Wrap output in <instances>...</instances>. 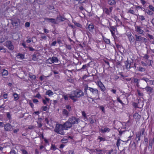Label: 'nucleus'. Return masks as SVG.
Returning <instances> with one entry per match:
<instances>
[{
    "instance_id": "f257e3e1",
    "label": "nucleus",
    "mask_w": 154,
    "mask_h": 154,
    "mask_svg": "<svg viewBox=\"0 0 154 154\" xmlns=\"http://www.w3.org/2000/svg\"><path fill=\"white\" fill-rule=\"evenodd\" d=\"M84 95L83 92L81 90H77L72 91V95L69 96V97L73 101L75 102L77 101V99L75 98H80Z\"/></svg>"
},
{
    "instance_id": "f03ea898",
    "label": "nucleus",
    "mask_w": 154,
    "mask_h": 154,
    "mask_svg": "<svg viewBox=\"0 0 154 154\" xmlns=\"http://www.w3.org/2000/svg\"><path fill=\"white\" fill-rule=\"evenodd\" d=\"M64 129L62 125L58 124L56 125L54 131L58 134L63 135L64 134V132L63 131Z\"/></svg>"
},
{
    "instance_id": "7ed1b4c3",
    "label": "nucleus",
    "mask_w": 154,
    "mask_h": 154,
    "mask_svg": "<svg viewBox=\"0 0 154 154\" xmlns=\"http://www.w3.org/2000/svg\"><path fill=\"white\" fill-rule=\"evenodd\" d=\"M68 120L72 125L78 124L79 122V119L75 116H71L69 119Z\"/></svg>"
},
{
    "instance_id": "20e7f679",
    "label": "nucleus",
    "mask_w": 154,
    "mask_h": 154,
    "mask_svg": "<svg viewBox=\"0 0 154 154\" xmlns=\"http://www.w3.org/2000/svg\"><path fill=\"white\" fill-rule=\"evenodd\" d=\"M11 21L12 24L13 26H15V28L17 27L20 24V20L17 18H13Z\"/></svg>"
},
{
    "instance_id": "39448f33",
    "label": "nucleus",
    "mask_w": 154,
    "mask_h": 154,
    "mask_svg": "<svg viewBox=\"0 0 154 154\" xmlns=\"http://www.w3.org/2000/svg\"><path fill=\"white\" fill-rule=\"evenodd\" d=\"M135 43H136L137 42H140L142 41H143V42H146V38L141 37L140 35H135Z\"/></svg>"
},
{
    "instance_id": "423d86ee",
    "label": "nucleus",
    "mask_w": 154,
    "mask_h": 154,
    "mask_svg": "<svg viewBox=\"0 0 154 154\" xmlns=\"http://www.w3.org/2000/svg\"><path fill=\"white\" fill-rule=\"evenodd\" d=\"M6 46L10 50H13L14 48V45L10 41H7L5 42Z\"/></svg>"
},
{
    "instance_id": "0eeeda50",
    "label": "nucleus",
    "mask_w": 154,
    "mask_h": 154,
    "mask_svg": "<svg viewBox=\"0 0 154 154\" xmlns=\"http://www.w3.org/2000/svg\"><path fill=\"white\" fill-rule=\"evenodd\" d=\"M62 125L64 129L65 130H68V128H70L72 127V125L68 120Z\"/></svg>"
},
{
    "instance_id": "6e6552de",
    "label": "nucleus",
    "mask_w": 154,
    "mask_h": 154,
    "mask_svg": "<svg viewBox=\"0 0 154 154\" xmlns=\"http://www.w3.org/2000/svg\"><path fill=\"white\" fill-rule=\"evenodd\" d=\"M89 90L92 93L93 95L99 96L98 91L97 89L92 88H89Z\"/></svg>"
},
{
    "instance_id": "1a4fd4ad",
    "label": "nucleus",
    "mask_w": 154,
    "mask_h": 154,
    "mask_svg": "<svg viewBox=\"0 0 154 154\" xmlns=\"http://www.w3.org/2000/svg\"><path fill=\"white\" fill-rule=\"evenodd\" d=\"M4 127L5 131H11L13 130L12 126L9 123L4 125Z\"/></svg>"
},
{
    "instance_id": "9d476101",
    "label": "nucleus",
    "mask_w": 154,
    "mask_h": 154,
    "mask_svg": "<svg viewBox=\"0 0 154 154\" xmlns=\"http://www.w3.org/2000/svg\"><path fill=\"white\" fill-rule=\"evenodd\" d=\"M45 20L49 23H53L54 24H56L57 23L56 20L54 18H46Z\"/></svg>"
},
{
    "instance_id": "9b49d317",
    "label": "nucleus",
    "mask_w": 154,
    "mask_h": 154,
    "mask_svg": "<svg viewBox=\"0 0 154 154\" xmlns=\"http://www.w3.org/2000/svg\"><path fill=\"white\" fill-rule=\"evenodd\" d=\"M110 30L111 32L112 35V36H114L115 35V32L116 28L114 26H110Z\"/></svg>"
},
{
    "instance_id": "f8f14e48",
    "label": "nucleus",
    "mask_w": 154,
    "mask_h": 154,
    "mask_svg": "<svg viewBox=\"0 0 154 154\" xmlns=\"http://www.w3.org/2000/svg\"><path fill=\"white\" fill-rule=\"evenodd\" d=\"M140 80L138 79L137 78H133L131 81L132 82H133V83L136 84V86L138 87L139 86V83L140 81Z\"/></svg>"
},
{
    "instance_id": "ddd939ff",
    "label": "nucleus",
    "mask_w": 154,
    "mask_h": 154,
    "mask_svg": "<svg viewBox=\"0 0 154 154\" xmlns=\"http://www.w3.org/2000/svg\"><path fill=\"white\" fill-rule=\"evenodd\" d=\"M98 85L102 91H104L106 90V88L100 82H98Z\"/></svg>"
},
{
    "instance_id": "4468645a",
    "label": "nucleus",
    "mask_w": 154,
    "mask_h": 154,
    "mask_svg": "<svg viewBox=\"0 0 154 154\" xmlns=\"http://www.w3.org/2000/svg\"><path fill=\"white\" fill-rule=\"evenodd\" d=\"M57 19L61 21H63L64 20H66V18H65L64 16L59 15L58 16L57 18Z\"/></svg>"
},
{
    "instance_id": "2eb2a0df",
    "label": "nucleus",
    "mask_w": 154,
    "mask_h": 154,
    "mask_svg": "<svg viewBox=\"0 0 154 154\" xmlns=\"http://www.w3.org/2000/svg\"><path fill=\"white\" fill-rule=\"evenodd\" d=\"M110 129L109 128L106 127L104 128V129H101V131L102 133H105L106 132H108L110 131Z\"/></svg>"
},
{
    "instance_id": "dca6fc26",
    "label": "nucleus",
    "mask_w": 154,
    "mask_h": 154,
    "mask_svg": "<svg viewBox=\"0 0 154 154\" xmlns=\"http://www.w3.org/2000/svg\"><path fill=\"white\" fill-rule=\"evenodd\" d=\"M145 89L148 93L150 94L152 93L153 89L151 87L147 86L145 88Z\"/></svg>"
},
{
    "instance_id": "f3484780",
    "label": "nucleus",
    "mask_w": 154,
    "mask_h": 154,
    "mask_svg": "<svg viewBox=\"0 0 154 154\" xmlns=\"http://www.w3.org/2000/svg\"><path fill=\"white\" fill-rule=\"evenodd\" d=\"M141 136L137 133L136 135L135 140L137 142V143H138V142L140 140Z\"/></svg>"
},
{
    "instance_id": "a211bd4d",
    "label": "nucleus",
    "mask_w": 154,
    "mask_h": 154,
    "mask_svg": "<svg viewBox=\"0 0 154 154\" xmlns=\"http://www.w3.org/2000/svg\"><path fill=\"white\" fill-rule=\"evenodd\" d=\"M103 11L107 15H109L111 13L109 10L107 8H103Z\"/></svg>"
},
{
    "instance_id": "6ab92c4d",
    "label": "nucleus",
    "mask_w": 154,
    "mask_h": 154,
    "mask_svg": "<svg viewBox=\"0 0 154 154\" xmlns=\"http://www.w3.org/2000/svg\"><path fill=\"white\" fill-rule=\"evenodd\" d=\"M136 30L140 34H143V31L140 29V27L137 26H136Z\"/></svg>"
},
{
    "instance_id": "aec40b11",
    "label": "nucleus",
    "mask_w": 154,
    "mask_h": 154,
    "mask_svg": "<svg viewBox=\"0 0 154 154\" xmlns=\"http://www.w3.org/2000/svg\"><path fill=\"white\" fill-rule=\"evenodd\" d=\"M70 95H72V94H63L62 96H63V98L64 99V100H69V96Z\"/></svg>"
},
{
    "instance_id": "412c9836",
    "label": "nucleus",
    "mask_w": 154,
    "mask_h": 154,
    "mask_svg": "<svg viewBox=\"0 0 154 154\" xmlns=\"http://www.w3.org/2000/svg\"><path fill=\"white\" fill-rule=\"evenodd\" d=\"M133 117L135 119H139L140 118L141 116L138 113H135L133 115Z\"/></svg>"
},
{
    "instance_id": "4be33fe9",
    "label": "nucleus",
    "mask_w": 154,
    "mask_h": 154,
    "mask_svg": "<svg viewBox=\"0 0 154 154\" xmlns=\"http://www.w3.org/2000/svg\"><path fill=\"white\" fill-rule=\"evenodd\" d=\"M102 36L104 41L107 44H109L110 43V41L109 39L106 38L103 35H102Z\"/></svg>"
},
{
    "instance_id": "5701e85b",
    "label": "nucleus",
    "mask_w": 154,
    "mask_h": 154,
    "mask_svg": "<svg viewBox=\"0 0 154 154\" xmlns=\"http://www.w3.org/2000/svg\"><path fill=\"white\" fill-rule=\"evenodd\" d=\"M62 113L63 115L66 116H68L69 115V112L65 109H63Z\"/></svg>"
},
{
    "instance_id": "b1692460",
    "label": "nucleus",
    "mask_w": 154,
    "mask_h": 154,
    "mask_svg": "<svg viewBox=\"0 0 154 154\" xmlns=\"http://www.w3.org/2000/svg\"><path fill=\"white\" fill-rule=\"evenodd\" d=\"M108 2L109 5H114L116 3L115 0H108Z\"/></svg>"
},
{
    "instance_id": "393cba45",
    "label": "nucleus",
    "mask_w": 154,
    "mask_h": 154,
    "mask_svg": "<svg viewBox=\"0 0 154 154\" xmlns=\"http://www.w3.org/2000/svg\"><path fill=\"white\" fill-rule=\"evenodd\" d=\"M52 59V60L53 62V63H58L59 61L58 59L56 57H51Z\"/></svg>"
},
{
    "instance_id": "a878e982",
    "label": "nucleus",
    "mask_w": 154,
    "mask_h": 154,
    "mask_svg": "<svg viewBox=\"0 0 154 154\" xmlns=\"http://www.w3.org/2000/svg\"><path fill=\"white\" fill-rule=\"evenodd\" d=\"M125 63L126 65V68L128 69H129L132 65L131 63H129L127 60L125 61Z\"/></svg>"
},
{
    "instance_id": "bb28decb",
    "label": "nucleus",
    "mask_w": 154,
    "mask_h": 154,
    "mask_svg": "<svg viewBox=\"0 0 154 154\" xmlns=\"http://www.w3.org/2000/svg\"><path fill=\"white\" fill-rule=\"evenodd\" d=\"M8 75V72L7 70L5 69H3V71L2 72V76H7Z\"/></svg>"
},
{
    "instance_id": "cd10ccee",
    "label": "nucleus",
    "mask_w": 154,
    "mask_h": 154,
    "mask_svg": "<svg viewBox=\"0 0 154 154\" xmlns=\"http://www.w3.org/2000/svg\"><path fill=\"white\" fill-rule=\"evenodd\" d=\"M145 129L143 128L141 129V131H138L137 132L138 134H139L140 136L144 135V133L145 132Z\"/></svg>"
},
{
    "instance_id": "c85d7f7f",
    "label": "nucleus",
    "mask_w": 154,
    "mask_h": 154,
    "mask_svg": "<svg viewBox=\"0 0 154 154\" xmlns=\"http://www.w3.org/2000/svg\"><path fill=\"white\" fill-rule=\"evenodd\" d=\"M146 63L148 66H151L152 63V61L149 60H146L145 61Z\"/></svg>"
},
{
    "instance_id": "c756f323",
    "label": "nucleus",
    "mask_w": 154,
    "mask_h": 154,
    "mask_svg": "<svg viewBox=\"0 0 154 154\" xmlns=\"http://www.w3.org/2000/svg\"><path fill=\"white\" fill-rule=\"evenodd\" d=\"M72 22L77 27L81 28L82 26V25L79 23H77L75 21L73 20H72Z\"/></svg>"
},
{
    "instance_id": "7c9ffc66",
    "label": "nucleus",
    "mask_w": 154,
    "mask_h": 154,
    "mask_svg": "<svg viewBox=\"0 0 154 154\" xmlns=\"http://www.w3.org/2000/svg\"><path fill=\"white\" fill-rule=\"evenodd\" d=\"M128 38L129 41L131 43L134 42L135 40V39L133 36L131 35H130L129 37Z\"/></svg>"
},
{
    "instance_id": "2f4dec72",
    "label": "nucleus",
    "mask_w": 154,
    "mask_h": 154,
    "mask_svg": "<svg viewBox=\"0 0 154 154\" xmlns=\"http://www.w3.org/2000/svg\"><path fill=\"white\" fill-rule=\"evenodd\" d=\"M94 28V26L92 24H91L89 25L88 26V29L90 31L92 32L93 31Z\"/></svg>"
},
{
    "instance_id": "473e14b6",
    "label": "nucleus",
    "mask_w": 154,
    "mask_h": 154,
    "mask_svg": "<svg viewBox=\"0 0 154 154\" xmlns=\"http://www.w3.org/2000/svg\"><path fill=\"white\" fill-rule=\"evenodd\" d=\"M46 94L48 95L49 96L53 95V93L50 90H49L47 91L46 92Z\"/></svg>"
},
{
    "instance_id": "72a5a7b5",
    "label": "nucleus",
    "mask_w": 154,
    "mask_h": 154,
    "mask_svg": "<svg viewBox=\"0 0 154 154\" xmlns=\"http://www.w3.org/2000/svg\"><path fill=\"white\" fill-rule=\"evenodd\" d=\"M154 142V138L153 139V140L149 142V148H152V143Z\"/></svg>"
},
{
    "instance_id": "f704fd0d",
    "label": "nucleus",
    "mask_w": 154,
    "mask_h": 154,
    "mask_svg": "<svg viewBox=\"0 0 154 154\" xmlns=\"http://www.w3.org/2000/svg\"><path fill=\"white\" fill-rule=\"evenodd\" d=\"M13 96L14 97V100L15 101L17 100L19 98L18 95L16 93H14L13 94Z\"/></svg>"
},
{
    "instance_id": "c9c22d12",
    "label": "nucleus",
    "mask_w": 154,
    "mask_h": 154,
    "mask_svg": "<svg viewBox=\"0 0 154 154\" xmlns=\"http://www.w3.org/2000/svg\"><path fill=\"white\" fill-rule=\"evenodd\" d=\"M52 59L51 57H50L47 60V63H48L49 64H52L53 63V61L52 60Z\"/></svg>"
},
{
    "instance_id": "e433bc0d",
    "label": "nucleus",
    "mask_w": 154,
    "mask_h": 154,
    "mask_svg": "<svg viewBox=\"0 0 154 154\" xmlns=\"http://www.w3.org/2000/svg\"><path fill=\"white\" fill-rule=\"evenodd\" d=\"M132 149L134 150L136 149L137 148V147L136 145V143L135 142H133L132 144Z\"/></svg>"
},
{
    "instance_id": "4c0bfd02",
    "label": "nucleus",
    "mask_w": 154,
    "mask_h": 154,
    "mask_svg": "<svg viewBox=\"0 0 154 154\" xmlns=\"http://www.w3.org/2000/svg\"><path fill=\"white\" fill-rule=\"evenodd\" d=\"M139 16V20H140L141 21H143L144 20H145V18L143 17V16L141 15L140 16L138 15ZM137 16L138 15H137Z\"/></svg>"
},
{
    "instance_id": "58836bf2",
    "label": "nucleus",
    "mask_w": 154,
    "mask_h": 154,
    "mask_svg": "<svg viewBox=\"0 0 154 154\" xmlns=\"http://www.w3.org/2000/svg\"><path fill=\"white\" fill-rule=\"evenodd\" d=\"M32 60L34 61H36L37 60V58L36 57V56L35 54H32Z\"/></svg>"
},
{
    "instance_id": "ea45409f",
    "label": "nucleus",
    "mask_w": 154,
    "mask_h": 154,
    "mask_svg": "<svg viewBox=\"0 0 154 154\" xmlns=\"http://www.w3.org/2000/svg\"><path fill=\"white\" fill-rule=\"evenodd\" d=\"M47 8L50 10L54 9V7L53 5H48L47 6Z\"/></svg>"
},
{
    "instance_id": "a19ab883",
    "label": "nucleus",
    "mask_w": 154,
    "mask_h": 154,
    "mask_svg": "<svg viewBox=\"0 0 154 154\" xmlns=\"http://www.w3.org/2000/svg\"><path fill=\"white\" fill-rule=\"evenodd\" d=\"M7 116L9 120L11 119V115L10 112L7 113Z\"/></svg>"
},
{
    "instance_id": "79ce46f5",
    "label": "nucleus",
    "mask_w": 154,
    "mask_h": 154,
    "mask_svg": "<svg viewBox=\"0 0 154 154\" xmlns=\"http://www.w3.org/2000/svg\"><path fill=\"white\" fill-rule=\"evenodd\" d=\"M17 57L21 59H23L24 57V55L23 54H18Z\"/></svg>"
},
{
    "instance_id": "37998d69",
    "label": "nucleus",
    "mask_w": 154,
    "mask_h": 154,
    "mask_svg": "<svg viewBox=\"0 0 154 154\" xmlns=\"http://www.w3.org/2000/svg\"><path fill=\"white\" fill-rule=\"evenodd\" d=\"M89 88H90L89 87H88V85H87L86 86H85V88H84V92H85V94H87V90H89Z\"/></svg>"
},
{
    "instance_id": "c03bdc74",
    "label": "nucleus",
    "mask_w": 154,
    "mask_h": 154,
    "mask_svg": "<svg viewBox=\"0 0 154 154\" xmlns=\"http://www.w3.org/2000/svg\"><path fill=\"white\" fill-rule=\"evenodd\" d=\"M117 100L118 102H119V103H121L122 104V105L123 106L124 105H125L124 103L122 102V101L120 99L119 97H117Z\"/></svg>"
},
{
    "instance_id": "a18cd8bd",
    "label": "nucleus",
    "mask_w": 154,
    "mask_h": 154,
    "mask_svg": "<svg viewBox=\"0 0 154 154\" xmlns=\"http://www.w3.org/2000/svg\"><path fill=\"white\" fill-rule=\"evenodd\" d=\"M95 151L98 152V153H97L98 154H100L101 153V152L102 151V150L100 149H96L94 150V152H96Z\"/></svg>"
},
{
    "instance_id": "49530a36",
    "label": "nucleus",
    "mask_w": 154,
    "mask_h": 154,
    "mask_svg": "<svg viewBox=\"0 0 154 154\" xmlns=\"http://www.w3.org/2000/svg\"><path fill=\"white\" fill-rule=\"evenodd\" d=\"M120 141H121V140L120 139H118L117 140V143H116V146L118 147H119L120 145Z\"/></svg>"
},
{
    "instance_id": "de8ad7c7",
    "label": "nucleus",
    "mask_w": 154,
    "mask_h": 154,
    "mask_svg": "<svg viewBox=\"0 0 154 154\" xmlns=\"http://www.w3.org/2000/svg\"><path fill=\"white\" fill-rule=\"evenodd\" d=\"M138 70L140 72H144L145 70V69L144 68L139 67V68Z\"/></svg>"
},
{
    "instance_id": "09e8293b",
    "label": "nucleus",
    "mask_w": 154,
    "mask_h": 154,
    "mask_svg": "<svg viewBox=\"0 0 154 154\" xmlns=\"http://www.w3.org/2000/svg\"><path fill=\"white\" fill-rule=\"evenodd\" d=\"M29 78L32 80H35L36 76L35 75H29Z\"/></svg>"
},
{
    "instance_id": "8fccbe9b",
    "label": "nucleus",
    "mask_w": 154,
    "mask_h": 154,
    "mask_svg": "<svg viewBox=\"0 0 154 154\" xmlns=\"http://www.w3.org/2000/svg\"><path fill=\"white\" fill-rule=\"evenodd\" d=\"M68 140V139L63 138L62 139L61 141L63 143H66L67 142Z\"/></svg>"
},
{
    "instance_id": "3c124183",
    "label": "nucleus",
    "mask_w": 154,
    "mask_h": 154,
    "mask_svg": "<svg viewBox=\"0 0 154 154\" xmlns=\"http://www.w3.org/2000/svg\"><path fill=\"white\" fill-rule=\"evenodd\" d=\"M142 79L146 81V82H149V80L146 77H143L142 78Z\"/></svg>"
},
{
    "instance_id": "603ef678",
    "label": "nucleus",
    "mask_w": 154,
    "mask_h": 154,
    "mask_svg": "<svg viewBox=\"0 0 154 154\" xmlns=\"http://www.w3.org/2000/svg\"><path fill=\"white\" fill-rule=\"evenodd\" d=\"M149 9L154 12V7H153L152 5H149Z\"/></svg>"
},
{
    "instance_id": "864d4df0",
    "label": "nucleus",
    "mask_w": 154,
    "mask_h": 154,
    "mask_svg": "<svg viewBox=\"0 0 154 154\" xmlns=\"http://www.w3.org/2000/svg\"><path fill=\"white\" fill-rule=\"evenodd\" d=\"M138 94L140 96H142L143 95V94L142 93H141L140 91L139 90H137V91Z\"/></svg>"
},
{
    "instance_id": "5fc2aeb1",
    "label": "nucleus",
    "mask_w": 154,
    "mask_h": 154,
    "mask_svg": "<svg viewBox=\"0 0 154 154\" xmlns=\"http://www.w3.org/2000/svg\"><path fill=\"white\" fill-rule=\"evenodd\" d=\"M149 56L148 55H147V54H145L144 55V57H143V58H144L145 60H146L148 59L149 58Z\"/></svg>"
},
{
    "instance_id": "6e6d98bb",
    "label": "nucleus",
    "mask_w": 154,
    "mask_h": 154,
    "mask_svg": "<svg viewBox=\"0 0 154 154\" xmlns=\"http://www.w3.org/2000/svg\"><path fill=\"white\" fill-rule=\"evenodd\" d=\"M51 149H53L54 150H55L57 149V148L55 145L52 144Z\"/></svg>"
},
{
    "instance_id": "4d7b16f0",
    "label": "nucleus",
    "mask_w": 154,
    "mask_h": 154,
    "mask_svg": "<svg viewBox=\"0 0 154 154\" xmlns=\"http://www.w3.org/2000/svg\"><path fill=\"white\" fill-rule=\"evenodd\" d=\"M10 154H17L15 151L13 149H12L10 152Z\"/></svg>"
},
{
    "instance_id": "13d9d810",
    "label": "nucleus",
    "mask_w": 154,
    "mask_h": 154,
    "mask_svg": "<svg viewBox=\"0 0 154 154\" xmlns=\"http://www.w3.org/2000/svg\"><path fill=\"white\" fill-rule=\"evenodd\" d=\"M99 108L102 110V111L104 112V113L105 112V109L104 107L102 106H100L99 107Z\"/></svg>"
},
{
    "instance_id": "bf43d9fd",
    "label": "nucleus",
    "mask_w": 154,
    "mask_h": 154,
    "mask_svg": "<svg viewBox=\"0 0 154 154\" xmlns=\"http://www.w3.org/2000/svg\"><path fill=\"white\" fill-rule=\"evenodd\" d=\"M149 83L151 85H154V80H149Z\"/></svg>"
},
{
    "instance_id": "052dcab7",
    "label": "nucleus",
    "mask_w": 154,
    "mask_h": 154,
    "mask_svg": "<svg viewBox=\"0 0 154 154\" xmlns=\"http://www.w3.org/2000/svg\"><path fill=\"white\" fill-rule=\"evenodd\" d=\"M66 108L70 112L71 111V106H69V105H67L66 106Z\"/></svg>"
},
{
    "instance_id": "680f3d73",
    "label": "nucleus",
    "mask_w": 154,
    "mask_h": 154,
    "mask_svg": "<svg viewBox=\"0 0 154 154\" xmlns=\"http://www.w3.org/2000/svg\"><path fill=\"white\" fill-rule=\"evenodd\" d=\"M0 51H2V52H5V49L3 48V47H1L0 46Z\"/></svg>"
},
{
    "instance_id": "e2e57ef3",
    "label": "nucleus",
    "mask_w": 154,
    "mask_h": 154,
    "mask_svg": "<svg viewBox=\"0 0 154 154\" xmlns=\"http://www.w3.org/2000/svg\"><path fill=\"white\" fill-rule=\"evenodd\" d=\"M34 97L38 98H41V96L39 93L37 94Z\"/></svg>"
},
{
    "instance_id": "0e129e2a",
    "label": "nucleus",
    "mask_w": 154,
    "mask_h": 154,
    "mask_svg": "<svg viewBox=\"0 0 154 154\" xmlns=\"http://www.w3.org/2000/svg\"><path fill=\"white\" fill-rule=\"evenodd\" d=\"M32 41H33L32 40V38H29L26 41V42L27 43H29L31 42Z\"/></svg>"
},
{
    "instance_id": "69168bd1",
    "label": "nucleus",
    "mask_w": 154,
    "mask_h": 154,
    "mask_svg": "<svg viewBox=\"0 0 154 154\" xmlns=\"http://www.w3.org/2000/svg\"><path fill=\"white\" fill-rule=\"evenodd\" d=\"M30 25V23L29 22H26L25 24V26L26 27H28Z\"/></svg>"
},
{
    "instance_id": "338daca9",
    "label": "nucleus",
    "mask_w": 154,
    "mask_h": 154,
    "mask_svg": "<svg viewBox=\"0 0 154 154\" xmlns=\"http://www.w3.org/2000/svg\"><path fill=\"white\" fill-rule=\"evenodd\" d=\"M21 151L22 152V153L23 154H28V153L27 151L24 149H22L21 150Z\"/></svg>"
},
{
    "instance_id": "774afa93",
    "label": "nucleus",
    "mask_w": 154,
    "mask_h": 154,
    "mask_svg": "<svg viewBox=\"0 0 154 154\" xmlns=\"http://www.w3.org/2000/svg\"><path fill=\"white\" fill-rule=\"evenodd\" d=\"M66 47L69 50H70L72 48V47L70 45H67Z\"/></svg>"
}]
</instances>
